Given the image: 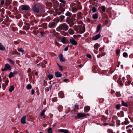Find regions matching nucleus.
Wrapping results in <instances>:
<instances>
[{
  "label": "nucleus",
  "mask_w": 133,
  "mask_h": 133,
  "mask_svg": "<svg viewBox=\"0 0 133 133\" xmlns=\"http://www.w3.org/2000/svg\"><path fill=\"white\" fill-rule=\"evenodd\" d=\"M73 29L77 33L80 34L83 33L85 31V27L81 25H74Z\"/></svg>",
  "instance_id": "1"
},
{
  "label": "nucleus",
  "mask_w": 133,
  "mask_h": 133,
  "mask_svg": "<svg viewBox=\"0 0 133 133\" xmlns=\"http://www.w3.org/2000/svg\"><path fill=\"white\" fill-rule=\"evenodd\" d=\"M58 29L60 30L66 31L68 29V26L65 23L60 24L58 27Z\"/></svg>",
  "instance_id": "2"
},
{
  "label": "nucleus",
  "mask_w": 133,
  "mask_h": 133,
  "mask_svg": "<svg viewBox=\"0 0 133 133\" xmlns=\"http://www.w3.org/2000/svg\"><path fill=\"white\" fill-rule=\"evenodd\" d=\"M87 115L89 116L88 114L78 113L77 114V116L78 118H81L85 117Z\"/></svg>",
  "instance_id": "3"
},
{
  "label": "nucleus",
  "mask_w": 133,
  "mask_h": 133,
  "mask_svg": "<svg viewBox=\"0 0 133 133\" xmlns=\"http://www.w3.org/2000/svg\"><path fill=\"white\" fill-rule=\"evenodd\" d=\"M56 23L54 21V22H50L48 24V26L50 28H55L56 25Z\"/></svg>",
  "instance_id": "4"
},
{
  "label": "nucleus",
  "mask_w": 133,
  "mask_h": 133,
  "mask_svg": "<svg viewBox=\"0 0 133 133\" xmlns=\"http://www.w3.org/2000/svg\"><path fill=\"white\" fill-rule=\"evenodd\" d=\"M24 24L25 25L23 26V29L26 30H29L30 26V24L29 23H25Z\"/></svg>",
  "instance_id": "5"
},
{
  "label": "nucleus",
  "mask_w": 133,
  "mask_h": 133,
  "mask_svg": "<svg viewBox=\"0 0 133 133\" xmlns=\"http://www.w3.org/2000/svg\"><path fill=\"white\" fill-rule=\"evenodd\" d=\"M132 127V125H129L127 126L126 129H127V132L129 133H131L132 132V130L131 128Z\"/></svg>",
  "instance_id": "6"
},
{
  "label": "nucleus",
  "mask_w": 133,
  "mask_h": 133,
  "mask_svg": "<svg viewBox=\"0 0 133 133\" xmlns=\"http://www.w3.org/2000/svg\"><path fill=\"white\" fill-rule=\"evenodd\" d=\"M11 69V67L9 64H6L5 65L4 69L2 70L3 71L5 70H10Z\"/></svg>",
  "instance_id": "7"
},
{
  "label": "nucleus",
  "mask_w": 133,
  "mask_h": 133,
  "mask_svg": "<svg viewBox=\"0 0 133 133\" xmlns=\"http://www.w3.org/2000/svg\"><path fill=\"white\" fill-rule=\"evenodd\" d=\"M70 43L72 45H76L77 44V42L74 39L72 38L69 39Z\"/></svg>",
  "instance_id": "8"
},
{
  "label": "nucleus",
  "mask_w": 133,
  "mask_h": 133,
  "mask_svg": "<svg viewBox=\"0 0 133 133\" xmlns=\"http://www.w3.org/2000/svg\"><path fill=\"white\" fill-rule=\"evenodd\" d=\"M22 7L21 9L23 10H28L30 7L28 5H23L21 6Z\"/></svg>",
  "instance_id": "9"
},
{
  "label": "nucleus",
  "mask_w": 133,
  "mask_h": 133,
  "mask_svg": "<svg viewBox=\"0 0 133 133\" xmlns=\"http://www.w3.org/2000/svg\"><path fill=\"white\" fill-rule=\"evenodd\" d=\"M59 61L61 62H64L65 61V58L63 57L62 54H60L59 56Z\"/></svg>",
  "instance_id": "10"
},
{
  "label": "nucleus",
  "mask_w": 133,
  "mask_h": 133,
  "mask_svg": "<svg viewBox=\"0 0 133 133\" xmlns=\"http://www.w3.org/2000/svg\"><path fill=\"white\" fill-rule=\"evenodd\" d=\"M26 117L25 116H23L21 120V123L23 124H24L26 123L25 121Z\"/></svg>",
  "instance_id": "11"
},
{
  "label": "nucleus",
  "mask_w": 133,
  "mask_h": 133,
  "mask_svg": "<svg viewBox=\"0 0 133 133\" xmlns=\"http://www.w3.org/2000/svg\"><path fill=\"white\" fill-rule=\"evenodd\" d=\"M101 37V35L99 34L96 35L92 38V39L93 40H96L98 39Z\"/></svg>",
  "instance_id": "12"
},
{
  "label": "nucleus",
  "mask_w": 133,
  "mask_h": 133,
  "mask_svg": "<svg viewBox=\"0 0 133 133\" xmlns=\"http://www.w3.org/2000/svg\"><path fill=\"white\" fill-rule=\"evenodd\" d=\"M68 32L70 35H72L74 33V30L71 28H70L68 30Z\"/></svg>",
  "instance_id": "13"
},
{
  "label": "nucleus",
  "mask_w": 133,
  "mask_h": 133,
  "mask_svg": "<svg viewBox=\"0 0 133 133\" xmlns=\"http://www.w3.org/2000/svg\"><path fill=\"white\" fill-rule=\"evenodd\" d=\"M58 131L64 133H69L68 130L64 129H60L58 130Z\"/></svg>",
  "instance_id": "14"
},
{
  "label": "nucleus",
  "mask_w": 133,
  "mask_h": 133,
  "mask_svg": "<svg viewBox=\"0 0 133 133\" xmlns=\"http://www.w3.org/2000/svg\"><path fill=\"white\" fill-rule=\"evenodd\" d=\"M55 75L57 77H60L62 76V74L59 72H55Z\"/></svg>",
  "instance_id": "15"
},
{
  "label": "nucleus",
  "mask_w": 133,
  "mask_h": 133,
  "mask_svg": "<svg viewBox=\"0 0 133 133\" xmlns=\"http://www.w3.org/2000/svg\"><path fill=\"white\" fill-rule=\"evenodd\" d=\"M71 14L69 12H67L65 14V15L68 17L67 18V20L71 16Z\"/></svg>",
  "instance_id": "16"
},
{
  "label": "nucleus",
  "mask_w": 133,
  "mask_h": 133,
  "mask_svg": "<svg viewBox=\"0 0 133 133\" xmlns=\"http://www.w3.org/2000/svg\"><path fill=\"white\" fill-rule=\"evenodd\" d=\"M5 48L1 43H0V50L4 51Z\"/></svg>",
  "instance_id": "17"
},
{
  "label": "nucleus",
  "mask_w": 133,
  "mask_h": 133,
  "mask_svg": "<svg viewBox=\"0 0 133 133\" xmlns=\"http://www.w3.org/2000/svg\"><path fill=\"white\" fill-rule=\"evenodd\" d=\"M84 109L85 111L87 112L90 109V107L88 106H87L84 107Z\"/></svg>",
  "instance_id": "18"
},
{
  "label": "nucleus",
  "mask_w": 133,
  "mask_h": 133,
  "mask_svg": "<svg viewBox=\"0 0 133 133\" xmlns=\"http://www.w3.org/2000/svg\"><path fill=\"white\" fill-rule=\"evenodd\" d=\"M35 12H39V9L38 8H36L35 6H34L32 9Z\"/></svg>",
  "instance_id": "19"
},
{
  "label": "nucleus",
  "mask_w": 133,
  "mask_h": 133,
  "mask_svg": "<svg viewBox=\"0 0 133 133\" xmlns=\"http://www.w3.org/2000/svg\"><path fill=\"white\" fill-rule=\"evenodd\" d=\"M92 17L94 19H97L98 18V15L97 14H93L92 15Z\"/></svg>",
  "instance_id": "20"
},
{
  "label": "nucleus",
  "mask_w": 133,
  "mask_h": 133,
  "mask_svg": "<svg viewBox=\"0 0 133 133\" xmlns=\"http://www.w3.org/2000/svg\"><path fill=\"white\" fill-rule=\"evenodd\" d=\"M14 85H11L10 87V88L9 89V90L10 92H11L14 90Z\"/></svg>",
  "instance_id": "21"
},
{
  "label": "nucleus",
  "mask_w": 133,
  "mask_h": 133,
  "mask_svg": "<svg viewBox=\"0 0 133 133\" xmlns=\"http://www.w3.org/2000/svg\"><path fill=\"white\" fill-rule=\"evenodd\" d=\"M68 23L69 24V26L70 27H71L74 24V23L73 21L68 22Z\"/></svg>",
  "instance_id": "22"
},
{
  "label": "nucleus",
  "mask_w": 133,
  "mask_h": 133,
  "mask_svg": "<svg viewBox=\"0 0 133 133\" xmlns=\"http://www.w3.org/2000/svg\"><path fill=\"white\" fill-rule=\"evenodd\" d=\"M101 27V24H99L97 26V29L96 30V32H98L99 30H100Z\"/></svg>",
  "instance_id": "23"
},
{
  "label": "nucleus",
  "mask_w": 133,
  "mask_h": 133,
  "mask_svg": "<svg viewBox=\"0 0 133 133\" xmlns=\"http://www.w3.org/2000/svg\"><path fill=\"white\" fill-rule=\"evenodd\" d=\"M47 24L46 23H44L42 24L41 26L44 28L46 29L47 28Z\"/></svg>",
  "instance_id": "24"
},
{
  "label": "nucleus",
  "mask_w": 133,
  "mask_h": 133,
  "mask_svg": "<svg viewBox=\"0 0 133 133\" xmlns=\"http://www.w3.org/2000/svg\"><path fill=\"white\" fill-rule=\"evenodd\" d=\"M47 77L50 80L53 78V75L51 74H49L47 75Z\"/></svg>",
  "instance_id": "25"
},
{
  "label": "nucleus",
  "mask_w": 133,
  "mask_h": 133,
  "mask_svg": "<svg viewBox=\"0 0 133 133\" xmlns=\"http://www.w3.org/2000/svg\"><path fill=\"white\" fill-rule=\"evenodd\" d=\"M100 46V44L96 43V44L94 46V48L95 49H98V47H99Z\"/></svg>",
  "instance_id": "26"
},
{
  "label": "nucleus",
  "mask_w": 133,
  "mask_h": 133,
  "mask_svg": "<svg viewBox=\"0 0 133 133\" xmlns=\"http://www.w3.org/2000/svg\"><path fill=\"white\" fill-rule=\"evenodd\" d=\"M31 88V85L30 84H28L26 86V88L28 90L30 89Z\"/></svg>",
  "instance_id": "27"
},
{
  "label": "nucleus",
  "mask_w": 133,
  "mask_h": 133,
  "mask_svg": "<svg viewBox=\"0 0 133 133\" xmlns=\"http://www.w3.org/2000/svg\"><path fill=\"white\" fill-rule=\"evenodd\" d=\"M59 2L63 4V6H65V2L63 0H59Z\"/></svg>",
  "instance_id": "28"
},
{
  "label": "nucleus",
  "mask_w": 133,
  "mask_h": 133,
  "mask_svg": "<svg viewBox=\"0 0 133 133\" xmlns=\"http://www.w3.org/2000/svg\"><path fill=\"white\" fill-rule=\"evenodd\" d=\"M59 95L61 98H63L64 97L63 94L62 92H60L59 93Z\"/></svg>",
  "instance_id": "29"
},
{
  "label": "nucleus",
  "mask_w": 133,
  "mask_h": 133,
  "mask_svg": "<svg viewBox=\"0 0 133 133\" xmlns=\"http://www.w3.org/2000/svg\"><path fill=\"white\" fill-rule=\"evenodd\" d=\"M18 51L21 52H24V50L22 48H20L18 49Z\"/></svg>",
  "instance_id": "30"
},
{
  "label": "nucleus",
  "mask_w": 133,
  "mask_h": 133,
  "mask_svg": "<svg viewBox=\"0 0 133 133\" xmlns=\"http://www.w3.org/2000/svg\"><path fill=\"white\" fill-rule=\"evenodd\" d=\"M65 37H63L61 39V42L63 43H65Z\"/></svg>",
  "instance_id": "31"
},
{
  "label": "nucleus",
  "mask_w": 133,
  "mask_h": 133,
  "mask_svg": "<svg viewBox=\"0 0 133 133\" xmlns=\"http://www.w3.org/2000/svg\"><path fill=\"white\" fill-rule=\"evenodd\" d=\"M54 22H55L57 24V23L59 21V18H56L54 19Z\"/></svg>",
  "instance_id": "32"
},
{
  "label": "nucleus",
  "mask_w": 133,
  "mask_h": 133,
  "mask_svg": "<svg viewBox=\"0 0 133 133\" xmlns=\"http://www.w3.org/2000/svg\"><path fill=\"white\" fill-rule=\"evenodd\" d=\"M91 10H92V11L93 12H96L97 11V9L94 7H92V8Z\"/></svg>",
  "instance_id": "33"
},
{
  "label": "nucleus",
  "mask_w": 133,
  "mask_h": 133,
  "mask_svg": "<svg viewBox=\"0 0 133 133\" xmlns=\"http://www.w3.org/2000/svg\"><path fill=\"white\" fill-rule=\"evenodd\" d=\"M116 96L117 97H119L121 95L119 92H116Z\"/></svg>",
  "instance_id": "34"
},
{
  "label": "nucleus",
  "mask_w": 133,
  "mask_h": 133,
  "mask_svg": "<svg viewBox=\"0 0 133 133\" xmlns=\"http://www.w3.org/2000/svg\"><path fill=\"white\" fill-rule=\"evenodd\" d=\"M122 105L125 106V107H127L128 105L127 104L125 103L123 101H122Z\"/></svg>",
  "instance_id": "35"
},
{
  "label": "nucleus",
  "mask_w": 133,
  "mask_h": 133,
  "mask_svg": "<svg viewBox=\"0 0 133 133\" xmlns=\"http://www.w3.org/2000/svg\"><path fill=\"white\" fill-rule=\"evenodd\" d=\"M72 10L73 12H76L78 10V9L75 8H72Z\"/></svg>",
  "instance_id": "36"
},
{
  "label": "nucleus",
  "mask_w": 133,
  "mask_h": 133,
  "mask_svg": "<svg viewBox=\"0 0 133 133\" xmlns=\"http://www.w3.org/2000/svg\"><path fill=\"white\" fill-rule=\"evenodd\" d=\"M14 76V74L12 72H10L9 74V78H11Z\"/></svg>",
  "instance_id": "37"
},
{
  "label": "nucleus",
  "mask_w": 133,
  "mask_h": 133,
  "mask_svg": "<svg viewBox=\"0 0 133 133\" xmlns=\"http://www.w3.org/2000/svg\"><path fill=\"white\" fill-rule=\"evenodd\" d=\"M61 21L60 22H61L64 19V16L63 15H61L60 16Z\"/></svg>",
  "instance_id": "38"
},
{
  "label": "nucleus",
  "mask_w": 133,
  "mask_h": 133,
  "mask_svg": "<svg viewBox=\"0 0 133 133\" xmlns=\"http://www.w3.org/2000/svg\"><path fill=\"white\" fill-rule=\"evenodd\" d=\"M102 10L103 12L105 11V8L104 6H103L102 7Z\"/></svg>",
  "instance_id": "39"
},
{
  "label": "nucleus",
  "mask_w": 133,
  "mask_h": 133,
  "mask_svg": "<svg viewBox=\"0 0 133 133\" xmlns=\"http://www.w3.org/2000/svg\"><path fill=\"white\" fill-rule=\"evenodd\" d=\"M116 107L117 110H119L120 109V106L119 104H117L116 105Z\"/></svg>",
  "instance_id": "40"
},
{
  "label": "nucleus",
  "mask_w": 133,
  "mask_h": 133,
  "mask_svg": "<svg viewBox=\"0 0 133 133\" xmlns=\"http://www.w3.org/2000/svg\"><path fill=\"white\" fill-rule=\"evenodd\" d=\"M57 65L59 69L61 71H62V67L58 64H57Z\"/></svg>",
  "instance_id": "41"
},
{
  "label": "nucleus",
  "mask_w": 133,
  "mask_h": 133,
  "mask_svg": "<svg viewBox=\"0 0 133 133\" xmlns=\"http://www.w3.org/2000/svg\"><path fill=\"white\" fill-rule=\"evenodd\" d=\"M127 53L126 52H124L123 54V56L124 57H126L127 56Z\"/></svg>",
  "instance_id": "42"
},
{
  "label": "nucleus",
  "mask_w": 133,
  "mask_h": 133,
  "mask_svg": "<svg viewBox=\"0 0 133 133\" xmlns=\"http://www.w3.org/2000/svg\"><path fill=\"white\" fill-rule=\"evenodd\" d=\"M41 116H42L43 118L45 117V116L44 115V113L42 112L41 113Z\"/></svg>",
  "instance_id": "43"
},
{
  "label": "nucleus",
  "mask_w": 133,
  "mask_h": 133,
  "mask_svg": "<svg viewBox=\"0 0 133 133\" xmlns=\"http://www.w3.org/2000/svg\"><path fill=\"white\" fill-rule=\"evenodd\" d=\"M120 52V50H116V54L117 55H118Z\"/></svg>",
  "instance_id": "44"
},
{
  "label": "nucleus",
  "mask_w": 133,
  "mask_h": 133,
  "mask_svg": "<svg viewBox=\"0 0 133 133\" xmlns=\"http://www.w3.org/2000/svg\"><path fill=\"white\" fill-rule=\"evenodd\" d=\"M8 60L10 61L12 64H13L14 63V62L12 60L10 59L9 58H8Z\"/></svg>",
  "instance_id": "45"
},
{
  "label": "nucleus",
  "mask_w": 133,
  "mask_h": 133,
  "mask_svg": "<svg viewBox=\"0 0 133 133\" xmlns=\"http://www.w3.org/2000/svg\"><path fill=\"white\" fill-rule=\"evenodd\" d=\"M59 47L61 45V44H59L58 42H56L55 43Z\"/></svg>",
  "instance_id": "46"
},
{
  "label": "nucleus",
  "mask_w": 133,
  "mask_h": 133,
  "mask_svg": "<svg viewBox=\"0 0 133 133\" xmlns=\"http://www.w3.org/2000/svg\"><path fill=\"white\" fill-rule=\"evenodd\" d=\"M128 84H127L126 83H125V84L126 85H130L131 84V83L130 81H128L127 82Z\"/></svg>",
  "instance_id": "47"
},
{
  "label": "nucleus",
  "mask_w": 133,
  "mask_h": 133,
  "mask_svg": "<svg viewBox=\"0 0 133 133\" xmlns=\"http://www.w3.org/2000/svg\"><path fill=\"white\" fill-rule=\"evenodd\" d=\"M4 0H2L1 2V3H0L1 5H3L4 4Z\"/></svg>",
  "instance_id": "48"
},
{
  "label": "nucleus",
  "mask_w": 133,
  "mask_h": 133,
  "mask_svg": "<svg viewBox=\"0 0 133 133\" xmlns=\"http://www.w3.org/2000/svg\"><path fill=\"white\" fill-rule=\"evenodd\" d=\"M109 110H105V113L106 114H107V115H109Z\"/></svg>",
  "instance_id": "49"
},
{
  "label": "nucleus",
  "mask_w": 133,
  "mask_h": 133,
  "mask_svg": "<svg viewBox=\"0 0 133 133\" xmlns=\"http://www.w3.org/2000/svg\"><path fill=\"white\" fill-rule=\"evenodd\" d=\"M69 46H67L64 49V50L65 51H67L68 48Z\"/></svg>",
  "instance_id": "50"
},
{
  "label": "nucleus",
  "mask_w": 133,
  "mask_h": 133,
  "mask_svg": "<svg viewBox=\"0 0 133 133\" xmlns=\"http://www.w3.org/2000/svg\"><path fill=\"white\" fill-rule=\"evenodd\" d=\"M87 56L88 58H91V55L89 54H87Z\"/></svg>",
  "instance_id": "51"
},
{
  "label": "nucleus",
  "mask_w": 133,
  "mask_h": 133,
  "mask_svg": "<svg viewBox=\"0 0 133 133\" xmlns=\"http://www.w3.org/2000/svg\"><path fill=\"white\" fill-rule=\"evenodd\" d=\"M51 129H52L51 128H50L48 129V132H52V131H51Z\"/></svg>",
  "instance_id": "52"
},
{
  "label": "nucleus",
  "mask_w": 133,
  "mask_h": 133,
  "mask_svg": "<svg viewBox=\"0 0 133 133\" xmlns=\"http://www.w3.org/2000/svg\"><path fill=\"white\" fill-rule=\"evenodd\" d=\"M31 94L32 95L34 94V90L33 89H32L31 90Z\"/></svg>",
  "instance_id": "53"
},
{
  "label": "nucleus",
  "mask_w": 133,
  "mask_h": 133,
  "mask_svg": "<svg viewBox=\"0 0 133 133\" xmlns=\"http://www.w3.org/2000/svg\"><path fill=\"white\" fill-rule=\"evenodd\" d=\"M69 80V79H64V80H63V81L64 82H66V81H68Z\"/></svg>",
  "instance_id": "54"
},
{
  "label": "nucleus",
  "mask_w": 133,
  "mask_h": 133,
  "mask_svg": "<svg viewBox=\"0 0 133 133\" xmlns=\"http://www.w3.org/2000/svg\"><path fill=\"white\" fill-rule=\"evenodd\" d=\"M74 106L75 108H78V105L77 104L75 105Z\"/></svg>",
  "instance_id": "55"
},
{
  "label": "nucleus",
  "mask_w": 133,
  "mask_h": 133,
  "mask_svg": "<svg viewBox=\"0 0 133 133\" xmlns=\"http://www.w3.org/2000/svg\"><path fill=\"white\" fill-rule=\"evenodd\" d=\"M81 12H79L78 13V15L79 16H81Z\"/></svg>",
  "instance_id": "56"
},
{
  "label": "nucleus",
  "mask_w": 133,
  "mask_h": 133,
  "mask_svg": "<svg viewBox=\"0 0 133 133\" xmlns=\"http://www.w3.org/2000/svg\"><path fill=\"white\" fill-rule=\"evenodd\" d=\"M46 110V109H44L42 110V112H43V113H44L45 111Z\"/></svg>",
  "instance_id": "57"
},
{
  "label": "nucleus",
  "mask_w": 133,
  "mask_h": 133,
  "mask_svg": "<svg viewBox=\"0 0 133 133\" xmlns=\"http://www.w3.org/2000/svg\"><path fill=\"white\" fill-rule=\"evenodd\" d=\"M17 71H14L13 73L14 74H16L17 73Z\"/></svg>",
  "instance_id": "58"
},
{
  "label": "nucleus",
  "mask_w": 133,
  "mask_h": 133,
  "mask_svg": "<svg viewBox=\"0 0 133 133\" xmlns=\"http://www.w3.org/2000/svg\"><path fill=\"white\" fill-rule=\"evenodd\" d=\"M41 33L42 35H43L45 34V33L43 32H41Z\"/></svg>",
  "instance_id": "59"
},
{
  "label": "nucleus",
  "mask_w": 133,
  "mask_h": 133,
  "mask_svg": "<svg viewBox=\"0 0 133 133\" xmlns=\"http://www.w3.org/2000/svg\"><path fill=\"white\" fill-rule=\"evenodd\" d=\"M42 63H40L39 64H37V66H38L39 65H42Z\"/></svg>",
  "instance_id": "60"
},
{
  "label": "nucleus",
  "mask_w": 133,
  "mask_h": 133,
  "mask_svg": "<svg viewBox=\"0 0 133 133\" xmlns=\"http://www.w3.org/2000/svg\"><path fill=\"white\" fill-rule=\"evenodd\" d=\"M82 66L83 65L82 64L79 65H78V67H82Z\"/></svg>",
  "instance_id": "61"
},
{
  "label": "nucleus",
  "mask_w": 133,
  "mask_h": 133,
  "mask_svg": "<svg viewBox=\"0 0 133 133\" xmlns=\"http://www.w3.org/2000/svg\"><path fill=\"white\" fill-rule=\"evenodd\" d=\"M31 71V70L30 69H29L28 70V71L29 72H30Z\"/></svg>",
  "instance_id": "62"
},
{
  "label": "nucleus",
  "mask_w": 133,
  "mask_h": 133,
  "mask_svg": "<svg viewBox=\"0 0 133 133\" xmlns=\"http://www.w3.org/2000/svg\"><path fill=\"white\" fill-rule=\"evenodd\" d=\"M38 72H35V75L36 76H37L38 75Z\"/></svg>",
  "instance_id": "63"
},
{
  "label": "nucleus",
  "mask_w": 133,
  "mask_h": 133,
  "mask_svg": "<svg viewBox=\"0 0 133 133\" xmlns=\"http://www.w3.org/2000/svg\"><path fill=\"white\" fill-rule=\"evenodd\" d=\"M108 123H105L104 124V125H108Z\"/></svg>",
  "instance_id": "64"
}]
</instances>
